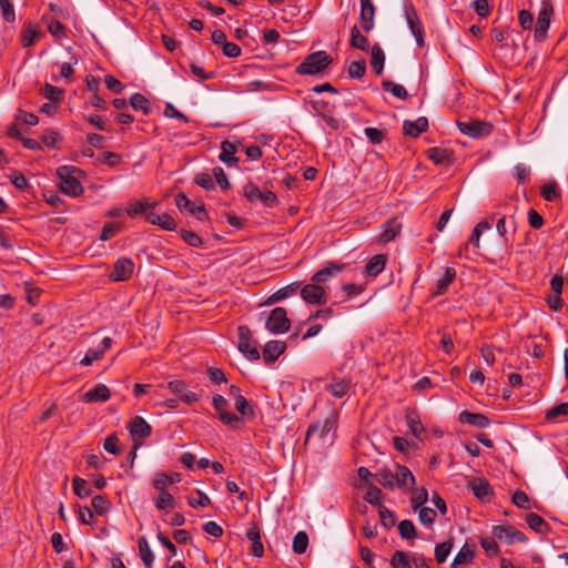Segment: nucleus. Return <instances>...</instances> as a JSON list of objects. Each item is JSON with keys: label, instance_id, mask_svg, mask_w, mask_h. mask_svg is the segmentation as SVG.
<instances>
[{"label": "nucleus", "instance_id": "3c124183", "mask_svg": "<svg viewBox=\"0 0 568 568\" xmlns=\"http://www.w3.org/2000/svg\"><path fill=\"white\" fill-rule=\"evenodd\" d=\"M42 143L51 149L58 148V142L61 141V135L54 130H45L41 135Z\"/></svg>", "mask_w": 568, "mask_h": 568}, {"label": "nucleus", "instance_id": "c9c22d12", "mask_svg": "<svg viewBox=\"0 0 568 568\" xmlns=\"http://www.w3.org/2000/svg\"><path fill=\"white\" fill-rule=\"evenodd\" d=\"M385 54L378 44L372 48V60L371 64L377 74H381L384 70Z\"/></svg>", "mask_w": 568, "mask_h": 568}, {"label": "nucleus", "instance_id": "de8ad7c7", "mask_svg": "<svg viewBox=\"0 0 568 568\" xmlns=\"http://www.w3.org/2000/svg\"><path fill=\"white\" fill-rule=\"evenodd\" d=\"M390 565L393 568H412L408 555L402 550H396L393 554Z\"/></svg>", "mask_w": 568, "mask_h": 568}, {"label": "nucleus", "instance_id": "603ef678", "mask_svg": "<svg viewBox=\"0 0 568 568\" xmlns=\"http://www.w3.org/2000/svg\"><path fill=\"white\" fill-rule=\"evenodd\" d=\"M194 181L197 185H200L206 191H212L215 189V181L213 180V174L211 175L205 172L197 173L194 178Z\"/></svg>", "mask_w": 568, "mask_h": 568}, {"label": "nucleus", "instance_id": "58836bf2", "mask_svg": "<svg viewBox=\"0 0 568 568\" xmlns=\"http://www.w3.org/2000/svg\"><path fill=\"white\" fill-rule=\"evenodd\" d=\"M130 104L135 111H141L143 114L150 113V102L141 93H134L130 98Z\"/></svg>", "mask_w": 568, "mask_h": 568}, {"label": "nucleus", "instance_id": "5701e85b", "mask_svg": "<svg viewBox=\"0 0 568 568\" xmlns=\"http://www.w3.org/2000/svg\"><path fill=\"white\" fill-rule=\"evenodd\" d=\"M459 422L479 428H487L490 425V420L487 416L468 410H464L459 414Z\"/></svg>", "mask_w": 568, "mask_h": 568}, {"label": "nucleus", "instance_id": "f704fd0d", "mask_svg": "<svg viewBox=\"0 0 568 568\" xmlns=\"http://www.w3.org/2000/svg\"><path fill=\"white\" fill-rule=\"evenodd\" d=\"M349 42H351V47H353L355 49L363 50V51H367L368 47H369L368 39L359 32V30L356 26H354L351 30V41Z\"/></svg>", "mask_w": 568, "mask_h": 568}, {"label": "nucleus", "instance_id": "cd10ccee", "mask_svg": "<svg viewBox=\"0 0 568 568\" xmlns=\"http://www.w3.org/2000/svg\"><path fill=\"white\" fill-rule=\"evenodd\" d=\"M455 277L456 270L454 267H445L443 275L437 280L436 290L433 295L438 296L445 294Z\"/></svg>", "mask_w": 568, "mask_h": 568}, {"label": "nucleus", "instance_id": "9b49d317", "mask_svg": "<svg viewBox=\"0 0 568 568\" xmlns=\"http://www.w3.org/2000/svg\"><path fill=\"white\" fill-rule=\"evenodd\" d=\"M491 532L495 538L505 541L508 545L524 542L526 540L525 535L511 525L494 526Z\"/></svg>", "mask_w": 568, "mask_h": 568}, {"label": "nucleus", "instance_id": "6ab92c4d", "mask_svg": "<svg viewBox=\"0 0 568 568\" xmlns=\"http://www.w3.org/2000/svg\"><path fill=\"white\" fill-rule=\"evenodd\" d=\"M286 349V344L281 341H270L263 348V361L265 364L274 363Z\"/></svg>", "mask_w": 568, "mask_h": 568}, {"label": "nucleus", "instance_id": "4d7b16f0", "mask_svg": "<svg viewBox=\"0 0 568 568\" xmlns=\"http://www.w3.org/2000/svg\"><path fill=\"white\" fill-rule=\"evenodd\" d=\"M234 405L236 410L243 416H254V412L252 407L248 405L246 398L243 395H239L237 398L234 400Z\"/></svg>", "mask_w": 568, "mask_h": 568}, {"label": "nucleus", "instance_id": "338daca9", "mask_svg": "<svg viewBox=\"0 0 568 568\" xmlns=\"http://www.w3.org/2000/svg\"><path fill=\"white\" fill-rule=\"evenodd\" d=\"M514 171L518 184H525L530 178V169L523 163H518Z\"/></svg>", "mask_w": 568, "mask_h": 568}, {"label": "nucleus", "instance_id": "a18cd8bd", "mask_svg": "<svg viewBox=\"0 0 568 568\" xmlns=\"http://www.w3.org/2000/svg\"><path fill=\"white\" fill-rule=\"evenodd\" d=\"M154 505L159 510L174 508V497L169 491H159V496L154 498Z\"/></svg>", "mask_w": 568, "mask_h": 568}, {"label": "nucleus", "instance_id": "e433bc0d", "mask_svg": "<svg viewBox=\"0 0 568 568\" xmlns=\"http://www.w3.org/2000/svg\"><path fill=\"white\" fill-rule=\"evenodd\" d=\"M41 36V32L38 31L33 24L28 23L22 30L21 42L22 47L28 48L31 47L34 41Z\"/></svg>", "mask_w": 568, "mask_h": 568}, {"label": "nucleus", "instance_id": "f3484780", "mask_svg": "<svg viewBox=\"0 0 568 568\" xmlns=\"http://www.w3.org/2000/svg\"><path fill=\"white\" fill-rule=\"evenodd\" d=\"M468 488L481 501H488L493 495L490 484L483 478H474L468 481Z\"/></svg>", "mask_w": 568, "mask_h": 568}, {"label": "nucleus", "instance_id": "bf43d9fd", "mask_svg": "<svg viewBox=\"0 0 568 568\" xmlns=\"http://www.w3.org/2000/svg\"><path fill=\"white\" fill-rule=\"evenodd\" d=\"M366 72L364 60L354 61L348 67V75L354 79H361Z\"/></svg>", "mask_w": 568, "mask_h": 568}, {"label": "nucleus", "instance_id": "a878e982", "mask_svg": "<svg viewBox=\"0 0 568 568\" xmlns=\"http://www.w3.org/2000/svg\"><path fill=\"white\" fill-rule=\"evenodd\" d=\"M403 129L406 135L417 138L428 129V120L425 116H420L415 121H405Z\"/></svg>", "mask_w": 568, "mask_h": 568}, {"label": "nucleus", "instance_id": "f257e3e1", "mask_svg": "<svg viewBox=\"0 0 568 568\" xmlns=\"http://www.w3.org/2000/svg\"><path fill=\"white\" fill-rule=\"evenodd\" d=\"M337 417L331 414L323 422L310 425L305 443H315L318 448L325 449L333 445L336 434Z\"/></svg>", "mask_w": 568, "mask_h": 568}, {"label": "nucleus", "instance_id": "4be33fe9", "mask_svg": "<svg viewBox=\"0 0 568 568\" xmlns=\"http://www.w3.org/2000/svg\"><path fill=\"white\" fill-rule=\"evenodd\" d=\"M402 231V224L397 219H390L383 224V231L379 235V243L386 244L393 241Z\"/></svg>", "mask_w": 568, "mask_h": 568}, {"label": "nucleus", "instance_id": "052dcab7", "mask_svg": "<svg viewBox=\"0 0 568 568\" xmlns=\"http://www.w3.org/2000/svg\"><path fill=\"white\" fill-rule=\"evenodd\" d=\"M480 546L489 557L496 556L498 554L499 548L494 536L481 538Z\"/></svg>", "mask_w": 568, "mask_h": 568}, {"label": "nucleus", "instance_id": "864d4df0", "mask_svg": "<svg viewBox=\"0 0 568 568\" xmlns=\"http://www.w3.org/2000/svg\"><path fill=\"white\" fill-rule=\"evenodd\" d=\"M453 548V544L450 541H445L439 544L435 548V558L438 564H443L446 561Z\"/></svg>", "mask_w": 568, "mask_h": 568}, {"label": "nucleus", "instance_id": "f8f14e48", "mask_svg": "<svg viewBox=\"0 0 568 568\" xmlns=\"http://www.w3.org/2000/svg\"><path fill=\"white\" fill-rule=\"evenodd\" d=\"M133 271V261L128 257H120L113 264V271L110 274V278L115 282L126 281L131 277Z\"/></svg>", "mask_w": 568, "mask_h": 568}, {"label": "nucleus", "instance_id": "4c0bfd02", "mask_svg": "<svg viewBox=\"0 0 568 568\" xmlns=\"http://www.w3.org/2000/svg\"><path fill=\"white\" fill-rule=\"evenodd\" d=\"M526 521L534 531L542 534L548 530V524L544 520L542 517L535 513H529L526 516Z\"/></svg>", "mask_w": 568, "mask_h": 568}, {"label": "nucleus", "instance_id": "680f3d73", "mask_svg": "<svg viewBox=\"0 0 568 568\" xmlns=\"http://www.w3.org/2000/svg\"><path fill=\"white\" fill-rule=\"evenodd\" d=\"M379 518L381 524L386 528L389 529L395 525V515L393 511L387 509L385 506L379 507Z\"/></svg>", "mask_w": 568, "mask_h": 568}, {"label": "nucleus", "instance_id": "09e8293b", "mask_svg": "<svg viewBox=\"0 0 568 568\" xmlns=\"http://www.w3.org/2000/svg\"><path fill=\"white\" fill-rule=\"evenodd\" d=\"M73 484V491L79 498H87L91 495V489L88 486V483L85 479L81 477H74L72 480Z\"/></svg>", "mask_w": 568, "mask_h": 568}, {"label": "nucleus", "instance_id": "9d476101", "mask_svg": "<svg viewBox=\"0 0 568 568\" xmlns=\"http://www.w3.org/2000/svg\"><path fill=\"white\" fill-rule=\"evenodd\" d=\"M213 406L217 413L219 419L229 426L236 427L241 423V418L227 410L229 404L224 396L215 395L213 397Z\"/></svg>", "mask_w": 568, "mask_h": 568}, {"label": "nucleus", "instance_id": "c756f323", "mask_svg": "<svg viewBox=\"0 0 568 568\" xmlns=\"http://www.w3.org/2000/svg\"><path fill=\"white\" fill-rule=\"evenodd\" d=\"M139 555L145 568H152L154 561V554L152 552L148 539L142 536L138 541Z\"/></svg>", "mask_w": 568, "mask_h": 568}, {"label": "nucleus", "instance_id": "72a5a7b5", "mask_svg": "<svg viewBox=\"0 0 568 568\" xmlns=\"http://www.w3.org/2000/svg\"><path fill=\"white\" fill-rule=\"evenodd\" d=\"M473 558H474V550L467 544H465L460 548V550L457 552V555L455 556V558L452 562V568H458L459 565L470 562L473 560Z\"/></svg>", "mask_w": 568, "mask_h": 568}, {"label": "nucleus", "instance_id": "473e14b6", "mask_svg": "<svg viewBox=\"0 0 568 568\" xmlns=\"http://www.w3.org/2000/svg\"><path fill=\"white\" fill-rule=\"evenodd\" d=\"M541 196L547 202H554L560 199V191L556 181L546 182L541 187Z\"/></svg>", "mask_w": 568, "mask_h": 568}, {"label": "nucleus", "instance_id": "2eb2a0df", "mask_svg": "<svg viewBox=\"0 0 568 568\" xmlns=\"http://www.w3.org/2000/svg\"><path fill=\"white\" fill-rule=\"evenodd\" d=\"M175 205L180 211H187L191 215L195 216L200 221H203L206 215L203 205H197L196 203L192 202L183 193H179L175 196Z\"/></svg>", "mask_w": 568, "mask_h": 568}, {"label": "nucleus", "instance_id": "13d9d810", "mask_svg": "<svg viewBox=\"0 0 568 568\" xmlns=\"http://www.w3.org/2000/svg\"><path fill=\"white\" fill-rule=\"evenodd\" d=\"M91 504L98 515L105 514L110 508V501L102 495L94 496Z\"/></svg>", "mask_w": 568, "mask_h": 568}, {"label": "nucleus", "instance_id": "774afa93", "mask_svg": "<svg viewBox=\"0 0 568 568\" xmlns=\"http://www.w3.org/2000/svg\"><path fill=\"white\" fill-rule=\"evenodd\" d=\"M181 237L187 245L192 247H200L203 244L202 239L192 231H181Z\"/></svg>", "mask_w": 568, "mask_h": 568}, {"label": "nucleus", "instance_id": "412c9836", "mask_svg": "<svg viewBox=\"0 0 568 568\" xmlns=\"http://www.w3.org/2000/svg\"><path fill=\"white\" fill-rule=\"evenodd\" d=\"M343 271V265L342 264H338V263H335V262H329L325 265V267H323L322 270L317 271L313 276H312V282H315V283H325L327 282L328 280H331L332 277H334L336 274L341 273Z\"/></svg>", "mask_w": 568, "mask_h": 568}, {"label": "nucleus", "instance_id": "f03ea898", "mask_svg": "<svg viewBox=\"0 0 568 568\" xmlns=\"http://www.w3.org/2000/svg\"><path fill=\"white\" fill-rule=\"evenodd\" d=\"M75 169L73 166L63 165L57 170V176L59 179V189L60 191L69 196L75 197L79 196L83 192V186L81 185L75 174Z\"/></svg>", "mask_w": 568, "mask_h": 568}, {"label": "nucleus", "instance_id": "7c9ffc66", "mask_svg": "<svg viewBox=\"0 0 568 568\" xmlns=\"http://www.w3.org/2000/svg\"><path fill=\"white\" fill-rule=\"evenodd\" d=\"M325 389L335 398H342L349 389V383L346 379L334 378L325 386Z\"/></svg>", "mask_w": 568, "mask_h": 568}, {"label": "nucleus", "instance_id": "bb28decb", "mask_svg": "<svg viewBox=\"0 0 568 568\" xmlns=\"http://www.w3.org/2000/svg\"><path fill=\"white\" fill-rule=\"evenodd\" d=\"M386 265V255L377 254L373 256L364 267V274L371 277H376L381 274Z\"/></svg>", "mask_w": 568, "mask_h": 568}, {"label": "nucleus", "instance_id": "69168bd1", "mask_svg": "<svg viewBox=\"0 0 568 568\" xmlns=\"http://www.w3.org/2000/svg\"><path fill=\"white\" fill-rule=\"evenodd\" d=\"M513 503L521 509H530V499L523 490H516L513 495Z\"/></svg>", "mask_w": 568, "mask_h": 568}, {"label": "nucleus", "instance_id": "e2e57ef3", "mask_svg": "<svg viewBox=\"0 0 568 568\" xmlns=\"http://www.w3.org/2000/svg\"><path fill=\"white\" fill-rule=\"evenodd\" d=\"M297 287L298 286L295 283H293V284H291L288 286L282 287L277 292H275L270 297V300L273 301V302L282 301V300L288 297L290 295L294 294L297 291Z\"/></svg>", "mask_w": 568, "mask_h": 568}, {"label": "nucleus", "instance_id": "4468645a", "mask_svg": "<svg viewBox=\"0 0 568 568\" xmlns=\"http://www.w3.org/2000/svg\"><path fill=\"white\" fill-rule=\"evenodd\" d=\"M301 296L306 303L310 304H323L326 302L325 290L315 282L306 284L301 290Z\"/></svg>", "mask_w": 568, "mask_h": 568}, {"label": "nucleus", "instance_id": "8fccbe9b", "mask_svg": "<svg viewBox=\"0 0 568 568\" xmlns=\"http://www.w3.org/2000/svg\"><path fill=\"white\" fill-rule=\"evenodd\" d=\"M364 499L371 505L383 506L382 490L374 485H368Z\"/></svg>", "mask_w": 568, "mask_h": 568}, {"label": "nucleus", "instance_id": "0eeeda50", "mask_svg": "<svg viewBox=\"0 0 568 568\" xmlns=\"http://www.w3.org/2000/svg\"><path fill=\"white\" fill-rule=\"evenodd\" d=\"M291 322L285 308L275 307L268 315L265 327L272 334H283L290 329Z\"/></svg>", "mask_w": 568, "mask_h": 568}, {"label": "nucleus", "instance_id": "dca6fc26", "mask_svg": "<svg viewBox=\"0 0 568 568\" xmlns=\"http://www.w3.org/2000/svg\"><path fill=\"white\" fill-rule=\"evenodd\" d=\"M170 390L182 402L191 404L199 400V396L190 390L186 384L181 379H174L169 383Z\"/></svg>", "mask_w": 568, "mask_h": 568}, {"label": "nucleus", "instance_id": "c85d7f7f", "mask_svg": "<svg viewBox=\"0 0 568 568\" xmlns=\"http://www.w3.org/2000/svg\"><path fill=\"white\" fill-rule=\"evenodd\" d=\"M395 478L397 488L405 489L408 485H415L413 473L405 466L396 465Z\"/></svg>", "mask_w": 568, "mask_h": 568}, {"label": "nucleus", "instance_id": "1a4fd4ad", "mask_svg": "<svg viewBox=\"0 0 568 568\" xmlns=\"http://www.w3.org/2000/svg\"><path fill=\"white\" fill-rule=\"evenodd\" d=\"M128 429L133 442L135 443L134 449H136L142 440L148 438L152 432L150 424L141 416H135L128 425ZM132 454L134 457L135 450H133Z\"/></svg>", "mask_w": 568, "mask_h": 568}, {"label": "nucleus", "instance_id": "5fc2aeb1", "mask_svg": "<svg viewBox=\"0 0 568 568\" xmlns=\"http://www.w3.org/2000/svg\"><path fill=\"white\" fill-rule=\"evenodd\" d=\"M418 518L423 525L429 527L436 519V511L430 507H419Z\"/></svg>", "mask_w": 568, "mask_h": 568}, {"label": "nucleus", "instance_id": "ddd939ff", "mask_svg": "<svg viewBox=\"0 0 568 568\" xmlns=\"http://www.w3.org/2000/svg\"><path fill=\"white\" fill-rule=\"evenodd\" d=\"M405 18H406L407 24H408L412 33L414 34V37L416 39L418 47H423L424 45L423 26H422L420 19L418 17L416 10L414 9V7L412 4L405 6Z\"/></svg>", "mask_w": 568, "mask_h": 568}, {"label": "nucleus", "instance_id": "a211bd4d", "mask_svg": "<svg viewBox=\"0 0 568 568\" xmlns=\"http://www.w3.org/2000/svg\"><path fill=\"white\" fill-rule=\"evenodd\" d=\"M361 2V26L364 31L369 32L374 28L375 7L372 0H359Z\"/></svg>", "mask_w": 568, "mask_h": 568}, {"label": "nucleus", "instance_id": "6e6d98bb", "mask_svg": "<svg viewBox=\"0 0 568 568\" xmlns=\"http://www.w3.org/2000/svg\"><path fill=\"white\" fill-rule=\"evenodd\" d=\"M398 530L404 539H412L416 537V529L412 520L405 519L398 524Z\"/></svg>", "mask_w": 568, "mask_h": 568}, {"label": "nucleus", "instance_id": "423d86ee", "mask_svg": "<svg viewBox=\"0 0 568 568\" xmlns=\"http://www.w3.org/2000/svg\"><path fill=\"white\" fill-rule=\"evenodd\" d=\"M554 13V7L550 0H542L537 17L535 27V38L538 41H544L547 37L548 29L550 27L551 16Z\"/></svg>", "mask_w": 568, "mask_h": 568}, {"label": "nucleus", "instance_id": "ea45409f", "mask_svg": "<svg viewBox=\"0 0 568 568\" xmlns=\"http://www.w3.org/2000/svg\"><path fill=\"white\" fill-rule=\"evenodd\" d=\"M428 158L435 164H445L450 161V152L446 149L430 148L428 151Z\"/></svg>", "mask_w": 568, "mask_h": 568}, {"label": "nucleus", "instance_id": "6e6552de", "mask_svg": "<svg viewBox=\"0 0 568 568\" xmlns=\"http://www.w3.org/2000/svg\"><path fill=\"white\" fill-rule=\"evenodd\" d=\"M457 126L462 133L475 139L486 136L493 130V125L489 122L473 119L458 121Z\"/></svg>", "mask_w": 568, "mask_h": 568}, {"label": "nucleus", "instance_id": "aec40b11", "mask_svg": "<svg viewBox=\"0 0 568 568\" xmlns=\"http://www.w3.org/2000/svg\"><path fill=\"white\" fill-rule=\"evenodd\" d=\"M145 220L150 224L158 225V226H160V227H162L163 230H166V231H174L176 229V226H178V224L174 221V219L170 214H168V213L156 214L154 212H149L145 215Z\"/></svg>", "mask_w": 568, "mask_h": 568}, {"label": "nucleus", "instance_id": "c03bdc74", "mask_svg": "<svg viewBox=\"0 0 568 568\" xmlns=\"http://www.w3.org/2000/svg\"><path fill=\"white\" fill-rule=\"evenodd\" d=\"M156 205V202L149 203L142 201L130 202L126 207V213L129 216L133 217L138 214L144 213L149 209H153Z\"/></svg>", "mask_w": 568, "mask_h": 568}, {"label": "nucleus", "instance_id": "20e7f679", "mask_svg": "<svg viewBox=\"0 0 568 568\" xmlns=\"http://www.w3.org/2000/svg\"><path fill=\"white\" fill-rule=\"evenodd\" d=\"M243 195L251 203L261 202L266 207H274L278 203L275 193L268 190L262 191L252 182L244 185Z\"/></svg>", "mask_w": 568, "mask_h": 568}, {"label": "nucleus", "instance_id": "39448f33", "mask_svg": "<svg viewBox=\"0 0 568 568\" xmlns=\"http://www.w3.org/2000/svg\"><path fill=\"white\" fill-rule=\"evenodd\" d=\"M237 332H239V342H237L239 351L250 361L260 359L261 355L255 345V342L253 341L251 329L247 326L242 325V326H239Z\"/></svg>", "mask_w": 568, "mask_h": 568}, {"label": "nucleus", "instance_id": "b1692460", "mask_svg": "<svg viewBox=\"0 0 568 568\" xmlns=\"http://www.w3.org/2000/svg\"><path fill=\"white\" fill-rule=\"evenodd\" d=\"M110 398V390L104 384H98L92 389L85 392L82 400L85 403L105 402Z\"/></svg>", "mask_w": 568, "mask_h": 568}, {"label": "nucleus", "instance_id": "49530a36", "mask_svg": "<svg viewBox=\"0 0 568 568\" xmlns=\"http://www.w3.org/2000/svg\"><path fill=\"white\" fill-rule=\"evenodd\" d=\"M308 546V536L305 531H298L293 539V551L295 554H304Z\"/></svg>", "mask_w": 568, "mask_h": 568}, {"label": "nucleus", "instance_id": "0e129e2a", "mask_svg": "<svg viewBox=\"0 0 568 568\" xmlns=\"http://www.w3.org/2000/svg\"><path fill=\"white\" fill-rule=\"evenodd\" d=\"M199 498L187 497V504L192 508L206 507L211 504L210 497L201 490H197Z\"/></svg>", "mask_w": 568, "mask_h": 568}, {"label": "nucleus", "instance_id": "a19ab883", "mask_svg": "<svg viewBox=\"0 0 568 568\" xmlns=\"http://www.w3.org/2000/svg\"><path fill=\"white\" fill-rule=\"evenodd\" d=\"M406 420H407L409 432L416 438H420V435L424 433L425 428L420 423L419 416L416 413L412 412V413L407 414Z\"/></svg>", "mask_w": 568, "mask_h": 568}, {"label": "nucleus", "instance_id": "7ed1b4c3", "mask_svg": "<svg viewBox=\"0 0 568 568\" xmlns=\"http://www.w3.org/2000/svg\"><path fill=\"white\" fill-rule=\"evenodd\" d=\"M332 62V58L325 51H316L308 54L296 68L298 74H317L324 71Z\"/></svg>", "mask_w": 568, "mask_h": 568}, {"label": "nucleus", "instance_id": "37998d69", "mask_svg": "<svg viewBox=\"0 0 568 568\" xmlns=\"http://www.w3.org/2000/svg\"><path fill=\"white\" fill-rule=\"evenodd\" d=\"M382 87L385 91L390 92L393 95L400 100H406L408 97L407 90L403 85L394 83L389 80H384L382 82Z\"/></svg>", "mask_w": 568, "mask_h": 568}, {"label": "nucleus", "instance_id": "2f4dec72", "mask_svg": "<svg viewBox=\"0 0 568 568\" xmlns=\"http://www.w3.org/2000/svg\"><path fill=\"white\" fill-rule=\"evenodd\" d=\"M376 481L388 489H394L396 487V478L395 473L387 468L379 469L374 475Z\"/></svg>", "mask_w": 568, "mask_h": 568}, {"label": "nucleus", "instance_id": "393cba45", "mask_svg": "<svg viewBox=\"0 0 568 568\" xmlns=\"http://www.w3.org/2000/svg\"><path fill=\"white\" fill-rule=\"evenodd\" d=\"M236 153V145L229 140H224L221 143V153L219 155V159L221 162H223L227 166L236 165L239 162V159L235 156Z\"/></svg>", "mask_w": 568, "mask_h": 568}, {"label": "nucleus", "instance_id": "79ce46f5", "mask_svg": "<svg viewBox=\"0 0 568 568\" xmlns=\"http://www.w3.org/2000/svg\"><path fill=\"white\" fill-rule=\"evenodd\" d=\"M41 94L50 100V102H59L63 99L64 97V90L63 89H60L58 87H54L52 84H45L42 89H41Z\"/></svg>", "mask_w": 568, "mask_h": 568}]
</instances>
